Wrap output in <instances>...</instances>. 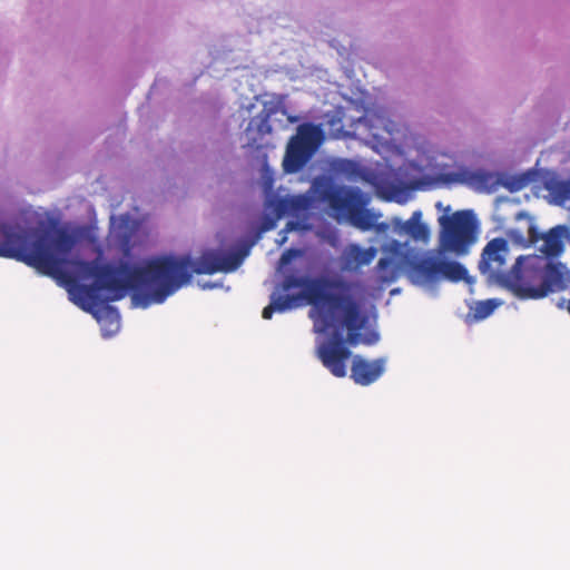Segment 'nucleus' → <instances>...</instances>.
I'll return each mask as SVG.
<instances>
[{
    "label": "nucleus",
    "instance_id": "obj_12",
    "mask_svg": "<svg viewBox=\"0 0 570 570\" xmlns=\"http://www.w3.org/2000/svg\"><path fill=\"white\" fill-rule=\"evenodd\" d=\"M385 366V357L370 361L361 355H355L351 366V379L358 385L367 386L383 375Z\"/></svg>",
    "mask_w": 570,
    "mask_h": 570
},
{
    "label": "nucleus",
    "instance_id": "obj_22",
    "mask_svg": "<svg viewBox=\"0 0 570 570\" xmlns=\"http://www.w3.org/2000/svg\"><path fill=\"white\" fill-rule=\"evenodd\" d=\"M383 252L392 256L403 255V245L399 240H391L383 246Z\"/></svg>",
    "mask_w": 570,
    "mask_h": 570
},
{
    "label": "nucleus",
    "instance_id": "obj_4",
    "mask_svg": "<svg viewBox=\"0 0 570 570\" xmlns=\"http://www.w3.org/2000/svg\"><path fill=\"white\" fill-rule=\"evenodd\" d=\"M312 190L315 198L325 204L337 218L346 219L361 230H370L375 226L377 216L366 209L370 198L360 188L316 178Z\"/></svg>",
    "mask_w": 570,
    "mask_h": 570
},
{
    "label": "nucleus",
    "instance_id": "obj_1",
    "mask_svg": "<svg viewBox=\"0 0 570 570\" xmlns=\"http://www.w3.org/2000/svg\"><path fill=\"white\" fill-rule=\"evenodd\" d=\"M76 245L75 236L65 228L26 230L0 224V257L14 258L33 267L65 286L71 299L98 322L107 321L118 327L119 314L115 306L100 304L99 292L111 302L132 292L146 294L154 284L148 261L144 265L118 264L68 258ZM132 303L136 305L135 301Z\"/></svg>",
    "mask_w": 570,
    "mask_h": 570
},
{
    "label": "nucleus",
    "instance_id": "obj_9",
    "mask_svg": "<svg viewBox=\"0 0 570 570\" xmlns=\"http://www.w3.org/2000/svg\"><path fill=\"white\" fill-rule=\"evenodd\" d=\"M508 253L509 242L505 238L497 237L485 245L479 262L480 272L500 286L503 283L502 276L509 272L504 269Z\"/></svg>",
    "mask_w": 570,
    "mask_h": 570
},
{
    "label": "nucleus",
    "instance_id": "obj_17",
    "mask_svg": "<svg viewBox=\"0 0 570 570\" xmlns=\"http://www.w3.org/2000/svg\"><path fill=\"white\" fill-rule=\"evenodd\" d=\"M460 282L468 278V269L459 262L440 259V279Z\"/></svg>",
    "mask_w": 570,
    "mask_h": 570
},
{
    "label": "nucleus",
    "instance_id": "obj_19",
    "mask_svg": "<svg viewBox=\"0 0 570 570\" xmlns=\"http://www.w3.org/2000/svg\"><path fill=\"white\" fill-rule=\"evenodd\" d=\"M312 197L307 195H298L287 200L284 207L291 209L295 214H298L301 212L308 210L312 207Z\"/></svg>",
    "mask_w": 570,
    "mask_h": 570
},
{
    "label": "nucleus",
    "instance_id": "obj_6",
    "mask_svg": "<svg viewBox=\"0 0 570 570\" xmlns=\"http://www.w3.org/2000/svg\"><path fill=\"white\" fill-rule=\"evenodd\" d=\"M324 140V131L320 125L301 124L287 145L283 158V169L287 174L302 170L315 155Z\"/></svg>",
    "mask_w": 570,
    "mask_h": 570
},
{
    "label": "nucleus",
    "instance_id": "obj_20",
    "mask_svg": "<svg viewBox=\"0 0 570 570\" xmlns=\"http://www.w3.org/2000/svg\"><path fill=\"white\" fill-rule=\"evenodd\" d=\"M498 306L499 303L495 302V299L478 302L474 307V316L478 320H484L490 316Z\"/></svg>",
    "mask_w": 570,
    "mask_h": 570
},
{
    "label": "nucleus",
    "instance_id": "obj_10",
    "mask_svg": "<svg viewBox=\"0 0 570 570\" xmlns=\"http://www.w3.org/2000/svg\"><path fill=\"white\" fill-rule=\"evenodd\" d=\"M570 284V271L562 263H547L542 266V276L538 288H527L522 293L525 297L541 299L550 293H559L568 289Z\"/></svg>",
    "mask_w": 570,
    "mask_h": 570
},
{
    "label": "nucleus",
    "instance_id": "obj_2",
    "mask_svg": "<svg viewBox=\"0 0 570 570\" xmlns=\"http://www.w3.org/2000/svg\"><path fill=\"white\" fill-rule=\"evenodd\" d=\"M281 288L289 292L301 288L297 294H272L269 304L264 307L262 316L271 320L275 312L284 313L306 303L312 306L309 316L314 321L315 332L327 334L330 326L341 324L348 330L347 341L355 344L360 341V330L366 324V315L360 303L346 292L348 284L340 278L326 276H296L284 277Z\"/></svg>",
    "mask_w": 570,
    "mask_h": 570
},
{
    "label": "nucleus",
    "instance_id": "obj_8",
    "mask_svg": "<svg viewBox=\"0 0 570 570\" xmlns=\"http://www.w3.org/2000/svg\"><path fill=\"white\" fill-rule=\"evenodd\" d=\"M543 259L537 255L519 256L503 277L502 287L510 291L519 299H532L522 293L527 288H538L542 276Z\"/></svg>",
    "mask_w": 570,
    "mask_h": 570
},
{
    "label": "nucleus",
    "instance_id": "obj_15",
    "mask_svg": "<svg viewBox=\"0 0 570 570\" xmlns=\"http://www.w3.org/2000/svg\"><path fill=\"white\" fill-rule=\"evenodd\" d=\"M277 112H282L283 115L287 114V110L284 106V98L282 96H279L276 101L265 102L262 111L255 119L252 120V122L256 121L258 134L264 136L272 132L273 128L271 125V118Z\"/></svg>",
    "mask_w": 570,
    "mask_h": 570
},
{
    "label": "nucleus",
    "instance_id": "obj_23",
    "mask_svg": "<svg viewBox=\"0 0 570 570\" xmlns=\"http://www.w3.org/2000/svg\"><path fill=\"white\" fill-rule=\"evenodd\" d=\"M491 179V176L485 173H471L469 180L475 185H485Z\"/></svg>",
    "mask_w": 570,
    "mask_h": 570
},
{
    "label": "nucleus",
    "instance_id": "obj_16",
    "mask_svg": "<svg viewBox=\"0 0 570 570\" xmlns=\"http://www.w3.org/2000/svg\"><path fill=\"white\" fill-rule=\"evenodd\" d=\"M401 230L410 235L414 240H428L430 237L429 227L422 223V213L416 210L402 224Z\"/></svg>",
    "mask_w": 570,
    "mask_h": 570
},
{
    "label": "nucleus",
    "instance_id": "obj_21",
    "mask_svg": "<svg viewBox=\"0 0 570 570\" xmlns=\"http://www.w3.org/2000/svg\"><path fill=\"white\" fill-rule=\"evenodd\" d=\"M131 238H132V233L130 230H126V232L117 235V243H118L119 249L121 250V253L125 257H129L131 255V252H132Z\"/></svg>",
    "mask_w": 570,
    "mask_h": 570
},
{
    "label": "nucleus",
    "instance_id": "obj_7",
    "mask_svg": "<svg viewBox=\"0 0 570 570\" xmlns=\"http://www.w3.org/2000/svg\"><path fill=\"white\" fill-rule=\"evenodd\" d=\"M363 328L364 326L360 332ZM331 330L330 338L317 347V357L334 376L344 377L347 373L346 362L352 355L347 345L356 346L361 340L355 344H351L347 341L348 330L338 323L331 325L328 332Z\"/></svg>",
    "mask_w": 570,
    "mask_h": 570
},
{
    "label": "nucleus",
    "instance_id": "obj_24",
    "mask_svg": "<svg viewBox=\"0 0 570 570\" xmlns=\"http://www.w3.org/2000/svg\"><path fill=\"white\" fill-rule=\"evenodd\" d=\"M276 226V220L272 217H264L261 225H259V232H267V230H271L273 228H275Z\"/></svg>",
    "mask_w": 570,
    "mask_h": 570
},
{
    "label": "nucleus",
    "instance_id": "obj_13",
    "mask_svg": "<svg viewBox=\"0 0 570 570\" xmlns=\"http://www.w3.org/2000/svg\"><path fill=\"white\" fill-rule=\"evenodd\" d=\"M377 252V248L373 246L362 248L358 244H348L341 255V267L343 271L356 272L363 266L370 265Z\"/></svg>",
    "mask_w": 570,
    "mask_h": 570
},
{
    "label": "nucleus",
    "instance_id": "obj_27",
    "mask_svg": "<svg viewBox=\"0 0 570 570\" xmlns=\"http://www.w3.org/2000/svg\"><path fill=\"white\" fill-rule=\"evenodd\" d=\"M450 179L453 180V181H463V179H461L459 175H454Z\"/></svg>",
    "mask_w": 570,
    "mask_h": 570
},
{
    "label": "nucleus",
    "instance_id": "obj_11",
    "mask_svg": "<svg viewBox=\"0 0 570 570\" xmlns=\"http://www.w3.org/2000/svg\"><path fill=\"white\" fill-rule=\"evenodd\" d=\"M403 264L413 284L431 286L440 281V259L426 255H404Z\"/></svg>",
    "mask_w": 570,
    "mask_h": 570
},
{
    "label": "nucleus",
    "instance_id": "obj_14",
    "mask_svg": "<svg viewBox=\"0 0 570 570\" xmlns=\"http://www.w3.org/2000/svg\"><path fill=\"white\" fill-rule=\"evenodd\" d=\"M569 234V229L564 225H558L551 228L548 233L539 236L534 227L529 228V238L531 242L535 243L540 238L543 239V245L540 250L546 256H558L563 250V237Z\"/></svg>",
    "mask_w": 570,
    "mask_h": 570
},
{
    "label": "nucleus",
    "instance_id": "obj_5",
    "mask_svg": "<svg viewBox=\"0 0 570 570\" xmlns=\"http://www.w3.org/2000/svg\"><path fill=\"white\" fill-rule=\"evenodd\" d=\"M440 246L444 252L464 256L478 238V224L471 210L439 217Z\"/></svg>",
    "mask_w": 570,
    "mask_h": 570
},
{
    "label": "nucleus",
    "instance_id": "obj_3",
    "mask_svg": "<svg viewBox=\"0 0 570 570\" xmlns=\"http://www.w3.org/2000/svg\"><path fill=\"white\" fill-rule=\"evenodd\" d=\"M246 255L247 250L244 249L228 254L207 250L195 261L189 255L151 257L147 261L154 288L146 294H136L134 301L141 308H147L151 304H161L167 297L188 284L193 274L213 275L218 272H234Z\"/></svg>",
    "mask_w": 570,
    "mask_h": 570
},
{
    "label": "nucleus",
    "instance_id": "obj_28",
    "mask_svg": "<svg viewBox=\"0 0 570 570\" xmlns=\"http://www.w3.org/2000/svg\"><path fill=\"white\" fill-rule=\"evenodd\" d=\"M292 226H293V223H288V224H287V228H286V229H287V230H288V229H292Z\"/></svg>",
    "mask_w": 570,
    "mask_h": 570
},
{
    "label": "nucleus",
    "instance_id": "obj_25",
    "mask_svg": "<svg viewBox=\"0 0 570 570\" xmlns=\"http://www.w3.org/2000/svg\"><path fill=\"white\" fill-rule=\"evenodd\" d=\"M289 253H291V250H288L287 253H284V254L282 255L281 262H282L283 264H286V263L288 262V259H289V257H288Z\"/></svg>",
    "mask_w": 570,
    "mask_h": 570
},
{
    "label": "nucleus",
    "instance_id": "obj_26",
    "mask_svg": "<svg viewBox=\"0 0 570 570\" xmlns=\"http://www.w3.org/2000/svg\"><path fill=\"white\" fill-rule=\"evenodd\" d=\"M287 120L289 122H296L298 120V117L297 116H287Z\"/></svg>",
    "mask_w": 570,
    "mask_h": 570
},
{
    "label": "nucleus",
    "instance_id": "obj_18",
    "mask_svg": "<svg viewBox=\"0 0 570 570\" xmlns=\"http://www.w3.org/2000/svg\"><path fill=\"white\" fill-rule=\"evenodd\" d=\"M380 284H391L399 277V266L391 257H382L376 265Z\"/></svg>",
    "mask_w": 570,
    "mask_h": 570
}]
</instances>
